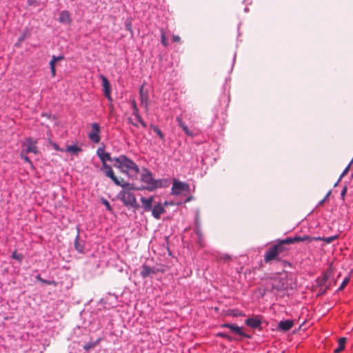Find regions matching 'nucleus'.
I'll use <instances>...</instances> for the list:
<instances>
[{"instance_id": "14", "label": "nucleus", "mask_w": 353, "mask_h": 353, "mask_svg": "<svg viewBox=\"0 0 353 353\" xmlns=\"http://www.w3.org/2000/svg\"><path fill=\"white\" fill-rule=\"evenodd\" d=\"M101 80H102V85H103V88L104 94H105V97L109 101H112V98L110 96L111 89H110V83H109L108 79L104 76L101 77Z\"/></svg>"}, {"instance_id": "23", "label": "nucleus", "mask_w": 353, "mask_h": 353, "mask_svg": "<svg viewBox=\"0 0 353 353\" xmlns=\"http://www.w3.org/2000/svg\"><path fill=\"white\" fill-rule=\"evenodd\" d=\"M227 315L231 316L233 317H239V316H245V314L243 312V311H241L237 308L228 310L227 311Z\"/></svg>"}, {"instance_id": "50", "label": "nucleus", "mask_w": 353, "mask_h": 353, "mask_svg": "<svg viewBox=\"0 0 353 353\" xmlns=\"http://www.w3.org/2000/svg\"><path fill=\"white\" fill-rule=\"evenodd\" d=\"M285 263H286L287 264H288L290 266H291V263L290 262H287L285 261Z\"/></svg>"}, {"instance_id": "39", "label": "nucleus", "mask_w": 353, "mask_h": 353, "mask_svg": "<svg viewBox=\"0 0 353 353\" xmlns=\"http://www.w3.org/2000/svg\"><path fill=\"white\" fill-rule=\"evenodd\" d=\"M125 28H126V30H129L130 32H132V25H131V22L130 21H127L125 23Z\"/></svg>"}, {"instance_id": "18", "label": "nucleus", "mask_w": 353, "mask_h": 353, "mask_svg": "<svg viewBox=\"0 0 353 353\" xmlns=\"http://www.w3.org/2000/svg\"><path fill=\"white\" fill-rule=\"evenodd\" d=\"M97 154L102 163L106 162L107 161H113V159L111 158L110 154L106 152L103 148H99L97 151Z\"/></svg>"}, {"instance_id": "45", "label": "nucleus", "mask_w": 353, "mask_h": 353, "mask_svg": "<svg viewBox=\"0 0 353 353\" xmlns=\"http://www.w3.org/2000/svg\"><path fill=\"white\" fill-rule=\"evenodd\" d=\"M50 70L52 72V76L54 77L56 75L55 67L50 68Z\"/></svg>"}, {"instance_id": "31", "label": "nucleus", "mask_w": 353, "mask_h": 353, "mask_svg": "<svg viewBox=\"0 0 353 353\" xmlns=\"http://www.w3.org/2000/svg\"><path fill=\"white\" fill-rule=\"evenodd\" d=\"M151 128L153 129L154 132L155 133H157V134L160 137V139L162 140V141H164V135L163 134V132H161V130L157 126L155 125H151Z\"/></svg>"}, {"instance_id": "9", "label": "nucleus", "mask_w": 353, "mask_h": 353, "mask_svg": "<svg viewBox=\"0 0 353 353\" xmlns=\"http://www.w3.org/2000/svg\"><path fill=\"white\" fill-rule=\"evenodd\" d=\"M220 327L229 328L232 332H233L236 334L239 335L243 338H245V339H251L252 338L251 335L244 332L243 327H239L236 325L231 324V323H223V324L221 325Z\"/></svg>"}, {"instance_id": "1", "label": "nucleus", "mask_w": 353, "mask_h": 353, "mask_svg": "<svg viewBox=\"0 0 353 353\" xmlns=\"http://www.w3.org/2000/svg\"><path fill=\"white\" fill-rule=\"evenodd\" d=\"M113 161L114 168L119 169L121 172L126 174L130 178L137 177L139 172L137 165L126 156L121 155L113 158Z\"/></svg>"}, {"instance_id": "37", "label": "nucleus", "mask_w": 353, "mask_h": 353, "mask_svg": "<svg viewBox=\"0 0 353 353\" xmlns=\"http://www.w3.org/2000/svg\"><path fill=\"white\" fill-rule=\"evenodd\" d=\"M84 244H74L75 248L81 252H83Z\"/></svg>"}, {"instance_id": "47", "label": "nucleus", "mask_w": 353, "mask_h": 353, "mask_svg": "<svg viewBox=\"0 0 353 353\" xmlns=\"http://www.w3.org/2000/svg\"><path fill=\"white\" fill-rule=\"evenodd\" d=\"M104 204L107 206V208H108V210H110V204H109L108 201H104Z\"/></svg>"}, {"instance_id": "12", "label": "nucleus", "mask_w": 353, "mask_h": 353, "mask_svg": "<svg viewBox=\"0 0 353 353\" xmlns=\"http://www.w3.org/2000/svg\"><path fill=\"white\" fill-rule=\"evenodd\" d=\"M188 185L181 181H174L172 188V192L173 194H180L182 192L188 190Z\"/></svg>"}, {"instance_id": "22", "label": "nucleus", "mask_w": 353, "mask_h": 353, "mask_svg": "<svg viewBox=\"0 0 353 353\" xmlns=\"http://www.w3.org/2000/svg\"><path fill=\"white\" fill-rule=\"evenodd\" d=\"M176 121L178 122L179 125L183 129V130L188 136H194L193 132L188 129L187 125L183 122L182 119L181 117H177Z\"/></svg>"}, {"instance_id": "40", "label": "nucleus", "mask_w": 353, "mask_h": 353, "mask_svg": "<svg viewBox=\"0 0 353 353\" xmlns=\"http://www.w3.org/2000/svg\"><path fill=\"white\" fill-rule=\"evenodd\" d=\"M347 187L345 186L343 188V189L342 190V191H341V198H342L343 200L345 199V194L347 193Z\"/></svg>"}, {"instance_id": "17", "label": "nucleus", "mask_w": 353, "mask_h": 353, "mask_svg": "<svg viewBox=\"0 0 353 353\" xmlns=\"http://www.w3.org/2000/svg\"><path fill=\"white\" fill-rule=\"evenodd\" d=\"M164 212V206L161 203L154 205V208L152 209V214L157 219H159L161 215L163 214Z\"/></svg>"}, {"instance_id": "46", "label": "nucleus", "mask_w": 353, "mask_h": 353, "mask_svg": "<svg viewBox=\"0 0 353 353\" xmlns=\"http://www.w3.org/2000/svg\"><path fill=\"white\" fill-rule=\"evenodd\" d=\"M52 146H53L54 149L56 150H61L57 143H52Z\"/></svg>"}, {"instance_id": "11", "label": "nucleus", "mask_w": 353, "mask_h": 353, "mask_svg": "<svg viewBox=\"0 0 353 353\" xmlns=\"http://www.w3.org/2000/svg\"><path fill=\"white\" fill-rule=\"evenodd\" d=\"M92 130L89 133L88 137L94 143H98L101 140L99 134L101 129L100 125L97 123H93L92 124Z\"/></svg>"}, {"instance_id": "15", "label": "nucleus", "mask_w": 353, "mask_h": 353, "mask_svg": "<svg viewBox=\"0 0 353 353\" xmlns=\"http://www.w3.org/2000/svg\"><path fill=\"white\" fill-rule=\"evenodd\" d=\"M37 141L32 138L27 139V152H32L35 154H38L39 150L37 147Z\"/></svg>"}, {"instance_id": "34", "label": "nucleus", "mask_w": 353, "mask_h": 353, "mask_svg": "<svg viewBox=\"0 0 353 353\" xmlns=\"http://www.w3.org/2000/svg\"><path fill=\"white\" fill-rule=\"evenodd\" d=\"M350 282V277H345L339 288V290H343Z\"/></svg>"}, {"instance_id": "24", "label": "nucleus", "mask_w": 353, "mask_h": 353, "mask_svg": "<svg viewBox=\"0 0 353 353\" xmlns=\"http://www.w3.org/2000/svg\"><path fill=\"white\" fill-rule=\"evenodd\" d=\"M11 258L16 260L19 263H21L24 258V254L19 250H16L12 252Z\"/></svg>"}, {"instance_id": "33", "label": "nucleus", "mask_w": 353, "mask_h": 353, "mask_svg": "<svg viewBox=\"0 0 353 353\" xmlns=\"http://www.w3.org/2000/svg\"><path fill=\"white\" fill-rule=\"evenodd\" d=\"M132 108L133 114L135 117L139 115L137 103H136L135 101H134V100L132 102Z\"/></svg>"}, {"instance_id": "27", "label": "nucleus", "mask_w": 353, "mask_h": 353, "mask_svg": "<svg viewBox=\"0 0 353 353\" xmlns=\"http://www.w3.org/2000/svg\"><path fill=\"white\" fill-rule=\"evenodd\" d=\"M161 43L165 47L168 46V39L166 38L165 31L163 29L161 30Z\"/></svg>"}, {"instance_id": "35", "label": "nucleus", "mask_w": 353, "mask_h": 353, "mask_svg": "<svg viewBox=\"0 0 353 353\" xmlns=\"http://www.w3.org/2000/svg\"><path fill=\"white\" fill-rule=\"evenodd\" d=\"M136 119H137V121L140 123V124L143 127V128H146V123L143 121V120L141 119L140 114L138 115V116H136Z\"/></svg>"}, {"instance_id": "7", "label": "nucleus", "mask_w": 353, "mask_h": 353, "mask_svg": "<svg viewBox=\"0 0 353 353\" xmlns=\"http://www.w3.org/2000/svg\"><path fill=\"white\" fill-rule=\"evenodd\" d=\"M263 316L261 315H255L253 317L248 318L245 321V324L246 326L252 328V329H259V330H262V323H263Z\"/></svg>"}, {"instance_id": "48", "label": "nucleus", "mask_w": 353, "mask_h": 353, "mask_svg": "<svg viewBox=\"0 0 353 353\" xmlns=\"http://www.w3.org/2000/svg\"><path fill=\"white\" fill-rule=\"evenodd\" d=\"M55 59H57V61L63 59V56H59V57L55 56Z\"/></svg>"}, {"instance_id": "3", "label": "nucleus", "mask_w": 353, "mask_h": 353, "mask_svg": "<svg viewBox=\"0 0 353 353\" xmlns=\"http://www.w3.org/2000/svg\"><path fill=\"white\" fill-rule=\"evenodd\" d=\"M290 274L287 271L274 273L270 279L272 281V288L276 290H286L290 283Z\"/></svg>"}, {"instance_id": "13", "label": "nucleus", "mask_w": 353, "mask_h": 353, "mask_svg": "<svg viewBox=\"0 0 353 353\" xmlns=\"http://www.w3.org/2000/svg\"><path fill=\"white\" fill-rule=\"evenodd\" d=\"M139 94L141 99V105L144 107L146 111L148 110V90H144V86L142 85L139 89Z\"/></svg>"}, {"instance_id": "25", "label": "nucleus", "mask_w": 353, "mask_h": 353, "mask_svg": "<svg viewBox=\"0 0 353 353\" xmlns=\"http://www.w3.org/2000/svg\"><path fill=\"white\" fill-rule=\"evenodd\" d=\"M100 341L101 339H97L96 341L89 342L83 345V349L85 351L89 352L91 349L94 348Z\"/></svg>"}, {"instance_id": "8", "label": "nucleus", "mask_w": 353, "mask_h": 353, "mask_svg": "<svg viewBox=\"0 0 353 353\" xmlns=\"http://www.w3.org/2000/svg\"><path fill=\"white\" fill-rule=\"evenodd\" d=\"M165 272V269L163 268H157L155 267H150V265L144 263L142 265V269L140 272L141 276L143 278H147L149 276H152L154 274H156L159 272L163 273Z\"/></svg>"}, {"instance_id": "4", "label": "nucleus", "mask_w": 353, "mask_h": 353, "mask_svg": "<svg viewBox=\"0 0 353 353\" xmlns=\"http://www.w3.org/2000/svg\"><path fill=\"white\" fill-rule=\"evenodd\" d=\"M141 181L145 183L142 188L139 190L145 189L152 191L158 188L163 186V180H154L152 177V173L147 169H145L141 176Z\"/></svg>"}, {"instance_id": "43", "label": "nucleus", "mask_w": 353, "mask_h": 353, "mask_svg": "<svg viewBox=\"0 0 353 353\" xmlns=\"http://www.w3.org/2000/svg\"><path fill=\"white\" fill-rule=\"evenodd\" d=\"M21 157L26 162L29 163L30 164L32 165V162L30 160L29 157H28L26 155H23V154H21Z\"/></svg>"}, {"instance_id": "19", "label": "nucleus", "mask_w": 353, "mask_h": 353, "mask_svg": "<svg viewBox=\"0 0 353 353\" xmlns=\"http://www.w3.org/2000/svg\"><path fill=\"white\" fill-rule=\"evenodd\" d=\"M294 325V321L288 319L285 321H281L279 322L278 325V327L283 331H288L290 330Z\"/></svg>"}, {"instance_id": "29", "label": "nucleus", "mask_w": 353, "mask_h": 353, "mask_svg": "<svg viewBox=\"0 0 353 353\" xmlns=\"http://www.w3.org/2000/svg\"><path fill=\"white\" fill-rule=\"evenodd\" d=\"M332 264H330L329 268L327 269L326 272L323 274L322 280L324 282H325L329 279L330 275L332 274L333 270H332Z\"/></svg>"}, {"instance_id": "44", "label": "nucleus", "mask_w": 353, "mask_h": 353, "mask_svg": "<svg viewBox=\"0 0 353 353\" xmlns=\"http://www.w3.org/2000/svg\"><path fill=\"white\" fill-rule=\"evenodd\" d=\"M172 41L174 42H177V43H179L181 41V38L178 35H173L172 37Z\"/></svg>"}, {"instance_id": "26", "label": "nucleus", "mask_w": 353, "mask_h": 353, "mask_svg": "<svg viewBox=\"0 0 353 353\" xmlns=\"http://www.w3.org/2000/svg\"><path fill=\"white\" fill-rule=\"evenodd\" d=\"M81 150L80 148L74 145H69L66 148V151L67 152H71L74 154H77L79 152H80Z\"/></svg>"}, {"instance_id": "32", "label": "nucleus", "mask_w": 353, "mask_h": 353, "mask_svg": "<svg viewBox=\"0 0 353 353\" xmlns=\"http://www.w3.org/2000/svg\"><path fill=\"white\" fill-rule=\"evenodd\" d=\"M37 278L42 283H44V284H46V285H56V283L54 281L46 280L44 279H42L39 275L37 276Z\"/></svg>"}, {"instance_id": "41", "label": "nucleus", "mask_w": 353, "mask_h": 353, "mask_svg": "<svg viewBox=\"0 0 353 353\" xmlns=\"http://www.w3.org/2000/svg\"><path fill=\"white\" fill-rule=\"evenodd\" d=\"M330 194H331V190H330V191L327 193V194L325 196L324 199H322V200L319 202V204H320V205L323 204V203L325 202V200H326V199L330 196Z\"/></svg>"}, {"instance_id": "6", "label": "nucleus", "mask_w": 353, "mask_h": 353, "mask_svg": "<svg viewBox=\"0 0 353 353\" xmlns=\"http://www.w3.org/2000/svg\"><path fill=\"white\" fill-rule=\"evenodd\" d=\"M285 244H274L264 255V260L268 263L272 260L277 259V256L284 251L283 245Z\"/></svg>"}, {"instance_id": "21", "label": "nucleus", "mask_w": 353, "mask_h": 353, "mask_svg": "<svg viewBox=\"0 0 353 353\" xmlns=\"http://www.w3.org/2000/svg\"><path fill=\"white\" fill-rule=\"evenodd\" d=\"M346 338L341 337L338 340V347L334 350V353H341L345 350L346 344Z\"/></svg>"}, {"instance_id": "16", "label": "nucleus", "mask_w": 353, "mask_h": 353, "mask_svg": "<svg viewBox=\"0 0 353 353\" xmlns=\"http://www.w3.org/2000/svg\"><path fill=\"white\" fill-rule=\"evenodd\" d=\"M153 201H154L153 196H150L149 198H145V197L141 198L142 208L146 212L152 210Z\"/></svg>"}, {"instance_id": "42", "label": "nucleus", "mask_w": 353, "mask_h": 353, "mask_svg": "<svg viewBox=\"0 0 353 353\" xmlns=\"http://www.w3.org/2000/svg\"><path fill=\"white\" fill-rule=\"evenodd\" d=\"M231 259L230 256L229 255H223L221 257V260H223L224 262H227Z\"/></svg>"}, {"instance_id": "36", "label": "nucleus", "mask_w": 353, "mask_h": 353, "mask_svg": "<svg viewBox=\"0 0 353 353\" xmlns=\"http://www.w3.org/2000/svg\"><path fill=\"white\" fill-rule=\"evenodd\" d=\"M56 62H57V59H55V56H52V59L50 61V68L55 67Z\"/></svg>"}, {"instance_id": "5", "label": "nucleus", "mask_w": 353, "mask_h": 353, "mask_svg": "<svg viewBox=\"0 0 353 353\" xmlns=\"http://www.w3.org/2000/svg\"><path fill=\"white\" fill-rule=\"evenodd\" d=\"M338 238L337 235L331 236L327 238H321V237H311L308 235H303V236H297L296 235L294 237L286 238L283 240H278L276 243H296L300 241H323L326 243H330L336 240Z\"/></svg>"}, {"instance_id": "2", "label": "nucleus", "mask_w": 353, "mask_h": 353, "mask_svg": "<svg viewBox=\"0 0 353 353\" xmlns=\"http://www.w3.org/2000/svg\"><path fill=\"white\" fill-rule=\"evenodd\" d=\"M124 185H120L123 188L119 193L121 200L123 201L124 205L129 208H133L137 209L139 208V205L137 202L135 195L131 192V190H139V188L134 187L132 183L125 182L123 179Z\"/></svg>"}, {"instance_id": "20", "label": "nucleus", "mask_w": 353, "mask_h": 353, "mask_svg": "<svg viewBox=\"0 0 353 353\" xmlns=\"http://www.w3.org/2000/svg\"><path fill=\"white\" fill-rule=\"evenodd\" d=\"M59 21L63 23L70 24L72 20L69 12L68 10H63L59 14Z\"/></svg>"}, {"instance_id": "38", "label": "nucleus", "mask_w": 353, "mask_h": 353, "mask_svg": "<svg viewBox=\"0 0 353 353\" xmlns=\"http://www.w3.org/2000/svg\"><path fill=\"white\" fill-rule=\"evenodd\" d=\"M28 5L30 6H38V0H28Z\"/></svg>"}, {"instance_id": "10", "label": "nucleus", "mask_w": 353, "mask_h": 353, "mask_svg": "<svg viewBox=\"0 0 353 353\" xmlns=\"http://www.w3.org/2000/svg\"><path fill=\"white\" fill-rule=\"evenodd\" d=\"M103 169L105 171V175L110 178L114 183L117 185H124L123 183V179H119L115 175L112 169V168L106 163V162L103 163Z\"/></svg>"}, {"instance_id": "49", "label": "nucleus", "mask_w": 353, "mask_h": 353, "mask_svg": "<svg viewBox=\"0 0 353 353\" xmlns=\"http://www.w3.org/2000/svg\"><path fill=\"white\" fill-rule=\"evenodd\" d=\"M339 182H338V181L334 183V187H336L338 185Z\"/></svg>"}, {"instance_id": "30", "label": "nucleus", "mask_w": 353, "mask_h": 353, "mask_svg": "<svg viewBox=\"0 0 353 353\" xmlns=\"http://www.w3.org/2000/svg\"><path fill=\"white\" fill-rule=\"evenodd\" d=\"M216 336L225 339H226L228 341H233V338L230 335H229V334H228L226 333H224V332H218V333L216 334Z\"/></svg>"}, {"instance_id": "28", "label": "nucleus", "mask_w": 353, "mask_h": 353, "mask_svg": "<svg viewBox=\"0 0 353 353\" xmlns=\"http://www.w3.org/2000/svg\"><path fill=\"white\" fill-rule=\"evenodd\" d=\"M353 161V159L349 163V164L347 165V166L343 170V171L342 172V173L341 174L339 179H338V182H340L341 180L347 174L349 170H350V166L352 165V163Z\"/></svg>"}]
</instances>
